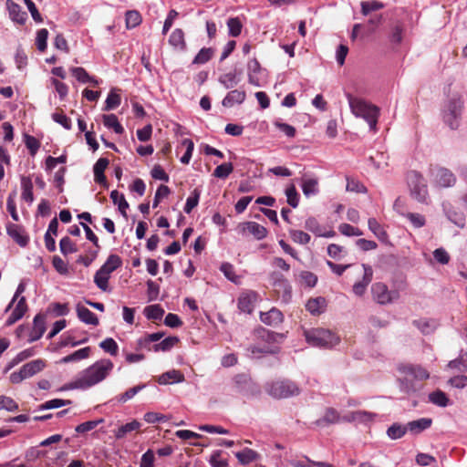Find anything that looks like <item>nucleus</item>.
<instances>
[{
	"label": "nucleus",
	"instance_id": "1",
	"mask_svg": "<svg viewBox=\"0 0 467 467\" xmlns=\"http://www.w3.org/2000/svg\"><path fill=\"white\" fill-rule=\"evenodd\" d=\"M114 364L109 358H102L78 373L68 385L71 389H88L106 379L113 370Z\"/></svg>",
	"mask_w": 467,
	"mask_h": 467
},
{
	"label": "nucleus",
	"instance_id": "2",
	"mask_svg": "<svg viewBox=\"0 0 467 467\" xmlns=\"http://www.w3.org/2000/svg\"><path fill=\"white\" fill-rule=\"evenodd\" d=\"M400 389L405 394H413L421 389L420 381L428 379L430 373L420 365L401 364L398 367Z\"/></svg>",
	"mask_w": 467,
	"mask_h": 467
},
{
	"label": "nucleus",
	"instance_id": "3",
	"mask_svg": "<svg viewBox=\"0 0 467 467\" xmlns=\"http://www.w3.org/2000/svg\"><path fill=\"white\" fill-rule=\"evenodd\" d=\"M347 99L352 114L357 118H362L368 124L369 130L376 131L379 109L365 99L354 97L349 93L347 94Z\"/></svg>",
	"mask_w": 467,
	"mask_h": 467
},
{
	"label": "nucleus",
	"instance_id": "4",
	"mask_svg": "<svg viewBox=\"0 0 467 467\" xmlns=\"http://www.w3.org/2000/svg\"><path fill=\"white\" fill-rule=\"evenodd\" d=\"M463 109V100L459 93L452 94L445 102L442 109V119L452 130L460 127Z\"/></svg>",
	"mask_w": 467,
	"mask_h": 467
},
{
	"label": "nucleus",
	"instance_id": "5",
	"mask_svg": "<svg viewBox=\"0 0 467 467\" xmlns=\"http://www.w3.org/2000/svg\"><path fill=\"white\" fill-rule=\"evenodd\" d=\"M304 336L306 342L312 347L331 348L337 345L340 337L329 329L317 327L306 329Z\"/></svg>",
	"mask_w": 467,
	"mask_h": 467
},
{
	"label": "nucleus",
	"instance_id": "6",
	"mask_svg": "<svg viewBox=\"0 0 467 467\" xmlns=\"http://www.w3.org/2000/svg\"><path fill=\"white\" fill-rule=\"evenodd\" d=\"M407 182L411 196L419 202L426 203L429 194L424 177L416 171H410L407 173Z\"/></svg>",
	"mask_w": 467,
	"mask_h": 467
},
{
	"label": "nucleus",
	"instance_id": "7",
	"mask_svg": "<svg viewBox=\"0 0 467 467\" xmlns=\"http://www.w3.org/2000/svg\"><path fill=\"white\" fill-rule=\"evenodd\" d=\"M298 385L290 379H279L268 385L267 392L275 399H287L300 394Z\"/></svg>",
	"mask_w": 467,
	"mask_h": 467
},
{
	"label": "nucleus",
	"instance_id": "8",
	"mask_svg": "<svg viewBox=\"0 0 467 467\" xmlns=\"http://www.w3.org/2000/svg\"><path fill=\"white\" fill-rule=\"evenodd\" d=\"M46 368V361L41 358L32 360L21 367L19 371L11 373L9 379L14 384H18L24 379L31 378Z\"/></svg>",
	"mask_w": 467,
	"mask_h": 467
},
{
	"label": "nucleus",
	"instance_id": "9",
	"mask_svg": "<svg viewBox=\"0 0 467 467\" xmlns=\"http://www.w3.org/2000/svg\"><path fill=\"white\" fill-rule=\"evenodd\" d=\"M371 292L374 300L379 305H387L394 302L400 296L398 291L389 290L383 283H375L371 286Z\"/></svg>",
	"mask_w": 467,
	"mask_h": 467
},
{
	"label": "nucleus",
	"instance_id": "10",
	"mask_svg": "<svg viewBox=\"0 0 467 467\" xmlns=\"http://www.w3.org/2000/svg\"><path fill=\"white\" fill-rule=\"evenodd\" d=\"M434 182L440 187H451L456 182L455 175L448 169L439 167L431 171Z\"/></svg>",
	"mask_w": 467,
	"mask_h": 467
},
{
	"label": "nucleus",
	"instance_id": "11",
	"mask_svg": "<svg viewBox=\"0 0 467 467\" xmlns=\"http://www.w3.org/2000/svg\"><path fill=\"white\" fill-rule=\"evenodd\" d=\"M240 232L243 234H250L256 240H262L267 235V230L265 226L256 222H246L239 225Z\"/></svg>",
	"mask_w": 467,
	"mask_h": 467
},
{
	"label": "nucleus",
	"instance_id": "12",
	"mask_svg": "<svg viewBox=\"0 0 467 467\" xmlns=\"http://www.w3.org/2000/svg\"><path fill=\"white\" fill-rule=\"evenodd\" d=\"M7 234L21 247L27 245L29 237L25 234V230L22 226L8 223L6 224Z\"/></svg>",
	"mask_w": 467,
	"mask_h": 467
},
{
	"label": "nucleus",
	"instance_id": "13",
	"mask_svg": "<svg viewBox=\"0 0 467 467\" xmlns=\"http://www.w3.org/2000/svg\"><path fill=\"white\" fill-rule=\"evenodd\" d=\"M5 5L10 19L19 25H24L27 19L26 12L23 11L22 7L13 0H6Z\"/></svg>",
	"mask_w": 467,
	"mask_h": 467
},
{
	"label": "nucleus",
	"instance_id": "14",
	"mask_svg": "<svg viewBox=\"0 0 467 467\" xmlns=\"http://www.w3.org/2000/svg\"><path fill=\"white\" fill-rule=\"evenodd\" d=\"M16 301L17 303L14 310L5 321L6 326H11L20 320L27 311V305L25 296H21Z\"/></svg>",
	"mask_w": 467,
	"mask_h": 467
},
{
	"label": "nucleus",
	"instance_id": "15",
	"mask_svg": "<svg viewBox=\"0 0 467 467\" xmlns=\"http://www.w3.org/2000/svg\"><path fill=\"white\" fill-rule=\"evenodd\" d=\"M375 417V413L365 410H357L344 415L342 420L345 422L368 423L372 421Z\"/></svg>",
	"mask_w": 467,
	"mask_h": 467
},
{
	"label": "nucleus",
	"instance_id": "16",
	"mask_svg": "<svg viewBox=\"0 0 467 467\" xmlns=\"http://www.w3.org/2000/svg\"><path fill=\"white\" fill-rule=\"evenodd\" d=\"M362 267L364 269L363 279L360 282L355 283L353 285V292L357 296H362L365 293L367 286L371 282L373 276V271L371 266L363 264Z\"/></svg>",
	"mask_w": 467,
	"mask_h": 467
},
{
	"label": "nucleus",
	"instance_id": "17",
	"mask_svg": "<svg viewBox=\"0 0 467 467\" xmlns=\"http://www.w3.org/2000/svg\"><path fill=\"white\" fill-rule=\"evenodd\" d=\"M343 416H340L339 413L332 408H328L326 410L324 416L315 421V424L317 427H325L329 424L345 422L342 420Z\"/></svg>",
	"mask_w": 467,
	"mask_h": 467
},
{
	"label": "nucleus",
	"instance_id": "18",
	"mask_svg": "<svg viewBox=\"0 0 467 467\" xmlns=\"http://www.w3.org/2000/svg\"><path fill=\"white\" fill-rule=\"evenodd\" d=\"M260 63L256 58H252L247 63L248 82L255 87H260V78L258 75L262 72Z\"/></svg>",
	"mask_w": 467,
	"mask_h": 467
},
{
	"label": "nucleus",
	"instance_id": "19",
	"mask_svg": "<svg viewBox=\"0 0 467 467\" xmlns=\"http://www.w3.org/2000/svg\"><path fill=\"white\" fill-rule=\"evenodd\" d=\"M109 160L106 158H100L94 164L93 171H94V181L103 185L104 187H108L106 176L104 175V171L109 165Z\"/></svg>",
	"mask_w": 467,
	"mask_h": 467
},
{
	"label": "nucleus",
	"instance_id": "20",
	"mask_svg": "<svg viewBox=\"0 0 467 467\" xmlns=\"http://www.w3.org/2000/svg\"><path fill=\"white\" fill-rule=\"evenodd\" d=\"M246 99L244 90L233 89L227 93L222 101V105L226 108H232L234 104H242Z\"/></svg>",
	"mask_w": 467,
	"mask_h": 467
},
{
	"label": "nucleus",
	"instance_id": "21",
	"mask_svg": "<svg viewBox=\"0 0 467 467\" xmlns=\"http://www.w3.org/2000/svg\"><path fill=\"white\" fill-rule=\"evenodd\" d=\"M270 281L276 289L283 290L284 297L291 296V285L281 273L273 272L270 275Z\"/></svg>",
	"mask_w": 467,
	"mask_h": 467
},
{
	"label": "nucleus",
	"instance_id": "22",
	"mask_svg": "<svg viewBox=\"0 0 467 467\" xmlns=\"http://www.w3.org/2000/svg\"><path fill=\"white\" fill-rule=\"evenodd\" d=\"M46 331L45 317L38 314L34 317L33 329L29 336V342H34L41 338Z\"/></svg>",
	"mask_w": 467,
	"mask_h": 467
},
{
	"label": "nucleus",
	"instance_id": "23",
	"mask_svg": "<svg viewBox=\"0 0 467 467\" xmlns=\"http://www.w3.org/2000/svg\"><path fill=\"white\" fill-rule=\"evenodd\" d=\"M256 300V293L249 291L243 293L238 298V308L244 313H251Z\"/></svg>",
	"mask_w": 467,
	"mask_h": 467
},
{
	"label": "nucleus",
	"instance_id": "24",
	"mask_svg": "<svg viewBox=\"0 0 467 467\" xmlns=\"http://www.w3.org/2000/svg\"><path fill=\"white\" fill-rule=\"evenodd\" d=\"M442 207L449 221L460 228H463L465 226V215L463 213L456 211L450 204L444 203Z\"/></svg>",
	"mask_w": 467,
	"mask_h": 467
},
{
	"label": "nucleus",
	"instance_id": "25",
	"mask_svg": "<svg viewBox=\"0 0 467 467\" xmlns=\"http://www.w3.org/2000/svg\"><path fill=\"white\" fill-rule=\"evenodd\" d=\"M218 81L226 89L234 88L241 81V72H237L236 69H234L228 73L222 74Z\"/></svg>",
	"mask_w": 467,
	"mask_h": 467
},
{
	"label": "nucleus",
	"instance_id": "26",
	"mask_svg": "<svg viewBox=\"0 0 467 467\" xmlns=\"http://www.w3.org/2000/svg\"><path fill=\"white\" fill-rule=\"evenodd\" d=\"M260 319L268 326H276L283 321V314L277 308L273 307L267 312H261Z\"/></svg>",
	"mask_w": 467,
	"mask_h": 467
},
{
	"label": "nucleus",
	"instance_id": "27",
	"mask_svg": "<svg viewBox=\"0 0 467 467\" xmlns=\"http://www.w3.org/2000/svg\"><path fill=\"white\" fill-rule=\"evenodd\" d=\"M432 424V420L431 418H420L416 420H412L408 422L407 428L408 431H410L413 435L420 434L423 431L429 429Z\"/></svg>",
	"mask_w": 467,
	"mask_h": 467
},
{
	"label": "nucleus",
	"instance_id": "28",
	"mask_svg": "<svg viewBox=\"0 0 467 467\" xmlns=\"http://www.w3.org/2000/svg\"><path fill=\"white\" fill-rule=\"evenodd\" d=\"M70 71L78 82L90 83L93 86H99L101 83L100 79L89 76L87 70L81 67H71Z\"/></svg>",
	"mask_w": 467,
	"mask_h": 467
},
{
	"label": "nucleus",
	"instance_id": "29",
	"mask_svg": "<svg viewBox=\"0 0 467 467\" xmlns=\"http://www.w3.org/2000/svg\"><path fill=\"white\" fill-rule=\"evenodd\" d=\"M327 302L322 296L310 298L306 304V310L313 316H318L326 310Z\"/></svg>",
	"mask_w": 467,
	"mask_h": 467
},
{
	"label": "nucleus",
	"instance_id": "30",
	"mask_svg": "<svg viewBox=\"0 0 467 467\" xmlns=\"http://www.w3.org/2000/svg\"><path fill=\"white\" fill-rule=\"evenodd\" d=\"M78 317L85 324L97 326L99 319L96 315L81 304L76 306Z\"/></svg>",
	"mask_w": 467,
	"mask_h": 467
},
{
	"label": "nucleus",
	"instance_id": "31",
	"mask_svg": "<svg viewBox=\"0 0 467 467\" xmlns=\"http://www.w3.org/2000/svg\"><path fill=\"white\" fill-rule=\"evenodd\" d=\"M184 380V376L176 369H171L164 372L158 377L157 381L161 385H166L170 383H180Z\"/></svg>",
	"mask_w": 467,
	"mask_h": 467
},
{
	"label": "nucleus",
	"instance_id": "32",
	"mask_svg": "<svg viewBox=\"0 0 467 467\" xmlns=\"http://www.w3.org/2000/svg\"><path fill=\"white\" fill-rule=\"evenodd\" d=\"M233 382L234 388L237 392L245 394L249 390L251 379L246 374H238L234 377Z\"/></svg>",
	"mask_w": 467,
	"mask_h": 467
},
{
	"label": "nucleus",
	"instance_id": "33",
	"mask_svg": "<svg viewBox=\"0 0 467 467\" xmlns=\"http://www.w3.org/2000/svg\"><path fill=\"white\" fill-rule=\"evenodd\" d=\"M368 225V229L379 238V241L385 244L389 243V235L387 232L375 218H369Z\"/></svg>",
	"mask_w": 467,
	"mask_h": 467
},
{
	"label": "nucleus",
	"instance_id": "34",
	"mask_svg": "<svg viewBox=\"0 0 467 467\" xmlns=\"http://www.w3.org/2000/svg\"><path fill=\"white\" fill-rule=\"evenodd\" d=\"M21 188H22V199L31 204L34 202L33 195V182L30 177L22 176L21 177Z\"/></svg>",
	"mask_w": 467,
	"mask_h": 467
},
{
	"label": "nucleus",
	"instance_id": "35",
	"mask_svg": "<svg viewBox=\"0 0 467 467\" xmlns=\"http://www.w3.org/2000/svg\"><path fill=\"white\" fill-rule=\"evenodd\" d=\"M91 348L89 347H86L83 348H80L74 353L67 355L60 359V363H69V362H76L79 361L85 358H88L90 355Z\"/></svg>",
	"mask_w": 467,
	"mask_h": 467
},
{
	"label": "nucleus",
	"instance_id": "36",
	"mask_svg": "<svg viewBox=\"0 0 467 467\" xmlns=\"http://www.w3.org/2000/svg\"><path fill=\"white\" fill-rule=\"evenodd\" d=\"M122 265V260L118 254H110L107 258L106 262L102 265V266L99 268L109 275L119 267H120Z\"/></svg>",
	"mask_w": 467,
	"mask_h": 467
},
{
	"label": "nucleus",
	"instance_id": "37",
	"mask_svg": "<svg viewBox=\"0 0 467 467\" xmlns=\"http://www.w3.org/2000/svg\"><path fill=\"white\" fill-rule=\"evenodd\" d=\"M103 124L106 128L113 130L117 134L124 132V129L115 114L103 115Z\"/></svg>",
	"mask_w": 467,
	"mask_h": 467
},
{
	"label": "nucleus",
	"instance_id": "38",
	"mask_svg": "<svg viewBox=\"0 0 467 467\" xmlns=\"http://www.w3.org/2000/svg\"><path fill=\"white\" fill-rule=\"evenodd\" d=\"M110 199L112 202L118 205L119 211L123 216H127V209L129 208V203L126 201L124 195L119 193L117 190H114L110 192Z\"/></svg>",
	"mask_w": 467,
	"mask_h": 467
},
{
	"label": "nucleus",
	"instance_id": "39",
	"mask_svg": "<svg viewBox=\"0 0 467 467\" xmlns=\"http://www.w3.org/2000/svg\"><path fill=\"white\" fill-rule=\"evenodd\" d=\"M429 400L439 407L445 408L450 405V400L445 392L437 389L429 394Z\"/></svg>",
	"mask_w": 467,
	"mask_h": 467
},
{
	"label": "nucleus",
	"instance_id": "40",
	"mask_svg": "<svg viewBox=\"0 0 467 467\" xmlns=\"http://www.w3.org/2000/svg\"><path fill=\"white\" fill-rule=\"evenodd\" d=\"M235 457L241 464L247 465L256 460L258 453L252 449L245 448L241 451H237Z\"/></svg>",
	"mask_w": 467,
	"mask_h": 467
},
{
	"label": "nucleus",
	"instance_id": "41",
	"mask_svg": "<svg viewBox=\"0 0 467 467\" xmlns=\"http://www.w3.org/2000/svg\"><path fill=\"white\" fill-rule=\"evenodd\" d=\"M169 43L175 48L183 50L185 48L184 33L182 29L176 28L169 37Z\"/></svg>",
	"mask_w": 467,
	"mask_h": 467
},
{
	"label": "nucleus",
	"instance_id": "42",
	"mask_svg": "<svg viewBox=\"0 0 467 467\" xmlns=\"http://www.w3.org/2000/svg\"><path fill=\"white\" fill-rule=\"evenodd\" d=\"M408 431L407 425L400 423H393L387 430V435L391 440H398L402 438Z\"/></svg>",
	"mask_w": 467,
	"mask_h": 467
},
{
	"label": "nucleus",
	"instance_id": "43",
	"mask_svg": "<svg viewBox=\"0 0 467 467\" xmlns=\"http://www.w3.org/2000/svg\"><path fill=\"white\" fill-rule=\"evenodd\" d=\"M318 182L315 178H305L302 182V191L303 193L309 197L311 195H315L318 192L317 188Z\"/></svg>",
	"mask_w": 467,
	"mask_h": 467
},
{
	"label": "nucleus",
	"instance_id": "44",
	"mask_svg": "<svg viewBox=\"0 0 467 467\" xmlns=\"http://www.w3.org/2000/svg\"><path fill=\"white\" fill-rule=\"evenodd\" d=\"M120 102L121 98L119 94L116 92V88H112L106 99L103 110L109 111L115 109L120 105Z\"/></svg>",
	"mask_w": 467,
	"mask_h": 467
},
{
	"label": "nucleus",
	"instance_id": "45",
	"mask_svg": "<svg viewBox=\"0 0 467 467\" xmlns=\"http://www.w3.org/2000/svg\"><path fill=\"white\" fill-rule=\"evenodd\" d=\"M145 387H146L145 384H140V385L135 386L133 388H130L128 390H126L124 393L110 400V402L117 400L119 403H125L128 400H131L137 393H139Z\"/></svg>",
	"mask_w": 467,
	"mask_h": 467
},
{
	"label": "nucleus",
	"instance_id": "46",
	"mask_svg": "<svg viewBox=\"0 0 467 467\" xmlns=\"http://www.w3.org/2000/svg\"><path fill=\"white\" fill-rule=\"evenodd\" d=\"M144 315L148 319L161 320L164 315V309L159 305L148 306L144 308Z\"/></svg>",
	"mask_w": 467,
	"mask_h": 467
},
{
	"label": "nucleus",
	"instance_id": "47",
	"mask_svg": "<svg viewBox=\"0 0 467 467\" xmlns=\"http://www.w3.org/2000/svg\"><path fill=\"white\" fill-rule=\"evenodd\" d=\"M110 275L107 272L99 269L94 275V283L102 291L109 290V279Z\"/></svg>",
	"mask_w": 467,
	"mask_h": 467
},
{
	"label": "nucleus",
	"instance_id": "48",
	"mask_svg": "<svg viewBox=\"0 0 467 467\" xmlns=\"http://www.w3.org/2000/svg\"><path fill=\"white\" fill-rule=\"evenodd\" d=\"M179 342V338L177 337H168L161 340L160 343L155 344L152 347V349L155 352L159 351H169L177 343Z\"/></svg>",
	"mask_w": 467,
	"mask_h": 467
},
{
	"label": "nucleus",
	"instance_id": "49",
	"mask_svg": "<svg viewBox=\"0 0 467 467\" xmlns=\"http://www.w3.org/2000/svg\"><path fill=\"white\" fill-rule=\"evenodd\" d=\"M404 27L400 24L395 25L389 34V42L394 46H400L403 39Z\"/></svg>",
	"mask_w": 467,
	"mask_h": 467
},
{
	"label": "nucleus",
	"instance_id": "50",
	"mask_svg": "<svg viewBox=\"0 0 467 467\" xmlns=\"http://www.w3.org/2000/svg\"><path fill=\"white\" fill-rule=\"evenodd\" d=\"M140 423L137 420H132L124 425H121L116 431L115 436L117 439H122L129 432L140 429Z\"/></svg>",
	"mask_w": 467,
	"mask_h": 467
},
{
	"label": "nucleus",
	"instance_id": "51",
	"mask_svg": "<svg viewBox=\"0 0 467 467\" xmlns=\"http://www.w3.org/2000/svg\"><path fill=\"white\" fill-rule=\"evenodd\" d=\"M413 325L419 328L423 334H430L435 329V322L432 320L421 318L413 321Z\"/></svg>",
	"mask_w": 467,
	"mask_h": 467
},
{
	"label": "nucleus",
	"instance_id": "52",
	"mask_svg": "<svg viewBox=\"0 0 467 467\" xmlns=\"http://www.w3.org/2000/svg\"><path fill=\"white\" fill-rule=\"evenodd\" d=\"M220 270L223 272L224 276L231 282L234 284H238L240 282V277L235 275L234 267L230 263H223L221 265Z\"/></svg>",
	"mask_w": 467,
	"mask_h": 467
},
{
	"label": "nucleus",
	"instance_id": "53",
	"mask_svg": "<svg viewBox=\"0 0 467 467\" xmlns=\"http://www.w3.org/2000/svg\"><path fill=\"white\" fill-rule=\"evenodd\" d=\"M99 347L106 352L111 356H117L119 352V346L117 342L111 338L107 337L103 341L99 343Z\"/></svg>",
	"mask_w": 467,
	"mask_h": 467
},
{
	"label": "nucleus",
	"instance_id": "54",
	"mask_svg": "<svg viewBox=\"0 0 467 467\" xmlns=\"http://www.w3.org/2000/svg\"><path fill=\"white\" fill-rule=\"evenodd\" d=\"M125 19L128 28H134L141 23V16L136 10L128 11L125 15Z\"/></svg>",
	"mask_w": 467,
	"mask_h": 467
},
{
	"label": "nucleus",
	"instance_id": "55",
	"mask_svg": "<svg viewBox=\"0 0 467 467\" xmlns=\"http://www.w3.org/2000/svg\"><path fill=\"white\" fill-rule=\"evenodd\" d=\"M71 400H61V399H54L46 401L45 403L41 404L39 406L40 410H52V409H58L60 407L69 405L71 404Z\"/></svg>",
	"mask_w": 467,
	"mask_h": 467
},
{
	"label": "nucleus",
	"instance_id": "56",
	"mask_svg": "<svg viewBox=\"0 0 467 467\" xmlns=\"http://www.w3.org/2000/svg\"><path fill=\"white\" fill-rule=\"evenodd\" d=\"M285 196L287 203L293 208H296L299 203V195L294 184L289 185L285 189Z\"/></svg>",
	"mask_w": 467,
	"mask_h": 467
},
{
	"label": "nucleus",
	"instance_id": "57",
	"mask_svg": "<svg viewBox=\"0 0 467 467\" xmlns=\"http://www.w3.org/2000/svg\"><path fill=\"white\" fill-rule=\"evenodd\" d=\"M201 192L198 189H194L191 195L187 198L186 203L184 206V212L186 213H190L193 208L198 205L200 199Z\"/></svg>",
	"mask_w": 467,
	"mask_h": 467
},
{
	"label": "nucleus",
	"instance_id": "58",
	"mask_svg": "<svg viewBox=\"0 0 467 467\" xmlns=\"http://www.w3.org/2000/svg\"><path fill=\"white\" fill-rule=\"evenodd\" d=\"M448 368L457 369L460 372L467 371V354L461 355L458 358L451 360Z\"/></svg>",
	"mask_w": 467,
	"mask_h": 467
},
{
	"label": "nucleus",
	"instance_id": "59",
	"mask_svg": "<svg viewBox=\"0 0 467 467\" xmlns=\"http://www.w3.org/2000/svg\"><path fill=\"white\" fill-rule=\"evenodd\" d=\"M233 170L234 166L231 162H224L215 168L213 176L220 179H225L232 173Z\"/></svg>",
	"mask_w": 467,
	"mask_h": 467
},
{
	"label": "nucleus",
	"instance_id": "60",
	"mask_svg": "<svg viewBox=\"0 0 467 467\" xmlns=\"http://www.w3.org/2000/svg\"><path fill=\"white\" fill-rule=\"evenodd\" d=\"M227 26L229 29L230 36L234 37L240 36L243 25L238 17L229 18L227 21Z\"/></svg>",
	"mask_w": 467,
	"mask_h": 467
},
{
	"label": "nucleus",
	"instance_id": "61",
	"mask_svg": "<svg viewBox=\"0 0 467 467\" xmlns=\"http://www.w3.org/2000/svg\"><path fill=\"white\" fill-rule=\"evenodd\" d=\"M60 252L64 255H67L69 254L77 252V247L75 244L71 241L68 236L63 237L59 242Z\"/></svg>",
	"mask_w": 467,
	"mask_h": 467
},
{
	"label": "nucleus",
	"instance_id": "62",
	"mask_svg": "<svg viewBox=\"0 0 467 467\" xmlns=\"http://www.w3.org/2000/svg\"><path fill=\"white\" fill-rule=\"evenodd\" d=\"M405 218L410 221V223L412 224L415 228H421L426 223V219L424 215L417 213H407L405 214Z\"/></svg>",
	"mask_w": 467,
	"mask_h": 467
},
{
	"label": "nucleus",
	"instance_id": "63",
	"mask_svg": "<svg viewBox=\"0 0 467 467\" xmlns=\"http://www.w3.org/2000/svg\"><path fill=\"white\" fill-rule=\"evenodd\" d=\"M291 239L299 244H306L309 243L311 237L308 234L300 230H291L289 232Z\"/></svg>",
	"mask_w": 467,
	"mask_h": 467
},
{
	"label": "nucleus",
	"instance_id": "64",
	"mask_svg": "<svg viewBox=\"0 0 467 467\" xmlns=\"http://www.w3.org/2000/svg\"><path fill=\"white\" fill-rule=\"evenodd\" d=\"M48 31L46 28L39 29L36 33V45L41 52L45 51L47 46Z\"/></svg>",
	"mask_w": 467,
	"mask_h": 467
}]
</instances>
